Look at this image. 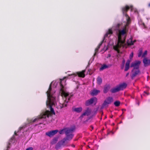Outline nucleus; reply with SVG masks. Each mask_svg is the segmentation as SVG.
<instances>
[{
    "instance_id": "1",
    "label": "nucleus",
    "mask_w": 150,
    "mask_h": 150,
    "mask_svg": "<svg viewBox=\"0 0 150 150\" xmlns=\"http://www.w3.org/2000/svg\"><path fill=\"white\" fill-rule=\"evenodd\" d=\"M51 86L52 83H51L50 85L48 90L46 92L47 97V100L46 103V105L48 108H50V111L46 110L45 112L42 113L39 117L35 119L34 120H31V122L33 123L39 119L45 118L46 117L48 118L50 116H51L52 114L55 115V112L53 108L52 107V106L54 105L55 98L51 95L50 93L52 90Z\"/></svg>"
},
{
    "instance_id": "2",
    "label": "nucleus",
    "mask_w": 150,
    "mask_h": 150,
    "mask_svg": "<svg viewBox=\"0 0 150 150\" xmlns=\"http://www.w3.org/2000/svg\"><path fill=\"white\" fill-rule=\"evenodd\" d=\"M72 130L67 129L66 132V137L59 141L56 145L55 149L58 150L62 147H67L70 146L67 141H70L72 139L74 136L72 134Z\"/></svg>"
},
{
    "instance_id": "3",
    "label": "nucleus",
    "mask_w": 150,
    "mask_h": 150,
    "mask_svg": "<svg viewBox=\"0 0 150 150\" xmlns=\"http://www.w3.org/2000/svg\"><path fill=\"white\" fill-rule=\"evenodd\" d=\"M122 35L121 36V40L119 42L118 35V40L117 44L115 46H113V49L118 52H119V49L121 47L127 48L128 46L132 45H133V43L132 42V38L131 37L128 40L127 42V44L125 43V40L126 36H125L122 38Z\"/></svg>"
},
{
    "instance_id": "4",
    "label": "nucleus",
    "mask_w": 150,
    "mask_h": 150,
    "mask_svg": "<svg viewBox=\"0 0 150 150\" xmlns=\"http://www.w3.org/2000/svg\"><path fill=\"white\" fill-rule=\"evenodd\" d=\"M65 77L63 79H60V86L61 88L60 91H62V96L63 97V99L64 100V102L61 104V107L62 108L63 107H66L67 105V103L70 100L71 98L69 96V93H66L64 91V86L62 84V82L64 81V79Z\"/></svg>"
},
{
    "instance_id": "5",
    "label": "nucleus",
    "mask_w": 150,
    "mask_h": 150,
    "mask_svg": "<svg viewBox=\"0 0 150 150\" xmlns=\"http://www.w3.org/2000/svg\"><path fill=\"white\" fill-rule=\"evenodd\" d=\"M125 16L126 17V23L122 30H119L118 31L119 42L121 40V36L124 35L127 33L128 31V29L127 27L131 23V18L127 14H125Z\"/></svg>"
},
{
    "instance_id": "6",
    "label": "nucleus",
    "mask_w": 150,
    "mask_h": 150,
    "mask_svg": "<svg viewBox=\"0 0 150 150\" xmlns=\"http://www.w3.org/2000/svg\"><path fill=\"white\" fill-rule=\"evenodd\" d=\"M141 63V62L138 60L135 61L134 62H132L130 65L131 67H133V68L132 71V72H133L135 69H139Z\"/></svg>"
},
{
    "instance_id": "7",
    "label": "nucleus",
    "mask_w": 150,
    "mask_h": 150,
    "mask_svg": "<svg viewBox=\"0 0 150 150\" xmlns=\"http://www.w3.org/2000/svg\"><path fill=\"white\" fill-rule=\"evenodd\" d=\"M113 101V98L112 97H109L107 98L103 104L102 106L104 107L108 104H110Z\"/></svg>"
},
{
    "instance_id": "8",
    "label": "nucleus",
    "mask_w": 150,
    "mask_h": 150,
    "mask_svg": "<svg viewBox=\"0 0 150 150\" xmlns=\"http://www.w3.org/2000/svg\"><path fill=\"white\" fill-rule=\"evenodd\" d=\"M112 33L113 31L112 29H109L108 31L105 35L103 40L99 44V45H98V46L100 47V46L102 45L103 43L105 38L108 37L109 35H111L112 34Z\"/></svg>"
},
{
    "instance_id": "9",
    "label": "nucleus",
    "mask_w": 150,
    "mask_h": 150,
    "mask_svg": "<svg viewBox=\"0 0 150 150\" xmlns=\"http://www.w3.org/2000/svg\"><path fill=\"white\" fill-rule=\"evenodd\" d=\"M85 71L86 70H82L81 71L77 72L76 74H75L74 73L71 75H69V76H76L77 75H78L79 77L84 78L85 76L84 73Z\"/></svg>"
},
{
    "instance_id": "10",
    "label": "nucleus",
    "mask_w": 150,
    "mask_h": 150,
    "mask_svg": "<svg viewBox=\"0 0 150 150\" xmlns=\"http://www.w3.org/2000/svg\"><path fill=\"white\" fill-rule=\"evenodd\" d=\"M97 100V98L96 97L92 98L90 100L86 101L85 103V105L87 106H88L92 104L94 102H96Z\"/></svg>"
},
{
    "instance_id": "11",
    "label": "nucleus",
    "mask_w": 150,
    "mask_h": 150,
    "mask_svg": "<svg viewBox=\"0 0 150 150\" xmlns=\"http://www.w3.org/2000/svg\"><path fill=\"white\" fill-rule=\"evenodd\" d=\"M132 6H129L127 5L122 7V10L123 15L125 16V14H127V12L130 8H132Z\"/></svg>"
},
{
    "instance_id": "12",
    "label": "nucleus",
    "mask_w": 150,
    "mask_h": 150,
    "mask_svg": "<svg viewBox=\"0 0 150 150\" xmlns=\"http://www.w3.org/2000/svg\"><path fill=\"white\" fill-rule=\"evenodd\" d=\"M58 131V130H52L46 132L45 134L46 135L49 137H51L56 134Z\"/></svg>"
},
{
    "instance_id": "13",
    "label": "nucleus",
    "mask_w": 150,
    "mask_h": 150,
    "mask_svg": "<svg viewBox=\"0 0 150 150\" xmlns=\"http://www.w3.org/2000/svg\"><path fill=\"white\" fill-rule=\"evenodd\" d=\"M91 109L89 108H87L85 110V112H84L80 116V118H82L83 116L85 115L88 116L90 115L91 113Z\"/></svg>"
},
{
    "instance_id": "14",
    "label": "nucleus",
    "mask_w": 150,
    "mask_h": 150,
    "mask_svg": "<svg viewBox=\"0 0 150 150\" xmlns=\"http://www.w3.org/2000/svg\"><path fill=\"white\" fill-rule=\"evenodd\" d=\"M127 85L125 83H123L120 84L119 85L117 86L120 91L124 89L125 88L127 87Z\"/></svg>"
},
{
    "instance_id": "15",
    "label": "nucleus",
    "mask_w": 150,
    "mask_h": 150,
    "mask_svg": "<svg viewBox=\"0 0 150 150\" xmlns=\"http://www.w3.org/2000/svg\"><path fill=\"white\" fill-rule=\"evenodd\" d=\"M143 62L145 67L147 66L150 65V60L146 58L144 59Z\"/></svg>"
},
{
    "instance_id": "16",
    "label": "nucleus",
    "mask_w": 150,
    "mask_h": 150,
    "mask_svg": "<svg viewBox=\"0 0 150 150\" xmlns=\"http://www.w3.org/2000/svg\"><path fill=\"white\" fill-rule=\"evenodd\" d=\"M131 62V60L130 59H128L125 64V71H127L129 69L130 67V63Z\"/></svg>"
},
{
    "instance_id": "17",
    "label": "nucleus",
    "mask_w": 150,
    "mask_h": 150,
    "mask_svg": "<svg viewBox=\"0 0 150 150\" xmlns=\"http://www.w3.org/2000/svg\"><path fill=\"white\" fill-rule=\"evenodd\" d=\"M136 70L134 71L133 72V73L132 74L131 77L132 79H133L134 77L136 76L140 72V71L139 69H136Z\"/></svg>"
},
{
    "instance_id": "18",
    "label": "nucleus",
    "mask_w": 150,
    "mask_h": 150,
    "mask_svg": "<svg viewBox=\"0 0 150 150\" xmlns=\"http://www.w3.org/2000/svg\"><path fill=\"white\" fill-rule=\"evenodd\" d=\"M71 129V130H72V133L74 132V130L75 129L73 128H66L64 129H62L61 130H60L59 132V133L60 134H62L63 133V132H65V134H66V130L67 129Z\"/></svg>"
},
{
    "instance_id": "19",
    "label": "nucleus",
    "mask_w": 150,
    "mask_h": 150,
    "mask_svg": "<svg viewBox=\"0 0 150 150\" xmlns=\"http://www.w3.org/2000/svg\"><path fill=\"white\" fill-rule=\"evenodd\" d=\"M100 91L99 90H97L96 89H94L92 90L91 94L92 96H96L97 95L98 93L100 92Z\"/></svg>"
},
{
    "instance_id": "20",
    "label": "nucleus",
    "mask_w": 150,
    "mask_h": 150,
    "mask_svg": "<svg viewBox=\"0 0 150 150\" xmlns=\"http://www.w3.org/2000/svg\"><path fill=\"white\" fill-rule=\"evenodd\" d=\"M73 111L76 112L77 113L81 112L82 110V107H80L77 108H74L73 109Z\"/></svg>"
},
{
    "instance_id": "21",
    "label": "nucleus",
    "mask_w": 150,
    "mask_h": 150,
    "mask_svg": "<svg viewBox=\"0 0 150 150\" xmlns=\"http://www.w3.org/2000/svg\"><path fill=\"white\" fill-rule=\"evenodd\" d=\"M119 91H120L117 86L116 87L111 89L110 90L111 92L113 93L117 92Z\"/></svg>"
},
{
    "instance_id": "22",
    "label": "nucleus",
    "mask_w": 150,
    "mask_h": 150,
    "mask_svg": "<svg viewBox=\"0 0 150 150\" xmlns=\"http://www.w3.org/2000/svg\"><path fill=\"white\" fill-rule=\"evenodd\" d=\"M108 66L107 65L105 64H104L100 68L99 70L100 71H101L104 69L108 68Z\"/></svg>"
},
{
    "instance_id": "23",
    "label": "nucleus",
    "mask_w": 150,
    "mask_h": 150,
    "mask_svg": "<svg viewBox=\"0 0 150 150\" xmlns=\"http://www.w3.org/2000/svg\"><path fill=\"white\" fill-rule=\"evenodd\" d=\"M110 88V86H107L104 87L103 90V92L104 93H106L108 91Z\"/></svg>"
},
{
    "instance_id": "24",
    "label": "nucleus",
    "mask_w": 150,
    "mask_h": 150,
    "mask_svg": "<svg viewBox=\"0 0 150 150\" xmlns=\"http://www.w3.org/2000/svg\"><path fill=\"white\" fill-rule=\"evenodd\" d=\"M102 82V79L100 77H98L97 79V83L99 84L100 85Z\"/></svg>"
},
{
    "instance_id": "25",
    "label": "nucleus",
    "mask_w": 150,
    "mask_h": 150,
    "mask_svg": "<svg viewBox=\"0 0 150 150\" xmlns=\"http://www.w3.org/2000/svg\"><path fill=\"white\" fill-rule=\"evenodd\" d=\"M122 22L119 23L117 24L116 25V28L118 29V31L120 29V27H122Z\"/></svg>"
},
{
    "instance_id": "26",
    "label": "nucleus",
    "mask_w": 150,
    "mask_h": 150,
    "mask_svg": "<svg viewBox=\"0 0 150 150\" xmlns=\"http://www.w3.org/2000/svg\"><path fill=\"white\" fill-rule=\"evenodd\" d=\"M58 141L57 138H54L51 142V144L52 145H53L55 144Z\"/></svg>"
},
{
    "instance_id": "27",
    "label": "nucleus",
    "mask_w": 150,
    "mask_h": 150,
    "mask_svg": "<svg viewBox=\"0 0 150 150\" xmlns=\"http://www.w3.org/2000/svg\"><path fill=\"white\" fill-rule=\"evenodd\" d=\"M120 104V101H116L114 102V104L115 105V106L118 107L119 106Z\"/></svg>"
},
{
    "instance_id": "28",
    "label": "nucleus",
    "mask_w": 150,
    "mask_h": 150,
    "mask_svg": "<svg viewBox=\"0 0 150 150\" xmlns=\"http://www.w3.org/2000/svg\"><path fill=\"white\" fill-rule=\"evenodd\" d=\"M100 48V47L98 46H97V47L95 49V51H96V52L94 54V56H95L96 55V52L98 51V50Z\"/></svg>"
},
{
    "instance_id": "29",
    "label": "nucleus",
    "mask_w": 150,
    "mask_h": 150,
    "mask_svg": "<svg viewBox=\"0 0 150 150\" xmlns=\"http://www.w3.org/2000/svg\"><path fill=\"white\" fill-rule=\"evenodd\" d=\"M147 54V51L146 50L145 51V52H144L143 54L142 55V57H144Z\"/></svg>"
},
{
    "instance_id": "30",
    "label": "nucleus",
    "mask_w": 150,
    "mask_h": 150,
    "mask_svg": "<svg viewBox=\"0 0 150 150\" xmlns=\"http://www.w3.org/2000/svg\"><path fill=\"white\" fill-rule=\"evenodd\" d=\"M142 51H140L139 52V54H138V57H140L142 54Z\"/></svg>"
},
{
    "instance_id": "31",
    "label": "nucleus",
    "mask_w": 150,
    "mask_h": 150,
    "mask_svg": "<svg viewBox=\"0 0 150 150\" xmlns=\"http://www.w3.org/2000/svg\"><path fill=\"white\" fill-rule=\"evenodd\" d=\"M133 52H132L131 54H130L129 56V58L130 59H131L133 57Z\"/></svg>"
},
{
    "instance_id": "32",
    "label": "nucleus",
    "mask_w": 150,
    "mask_h": 150,
    "mask_svg": "<svg viewBox=\"0 0 150 150\" xmlns=\"http://www.w3.org/2000/svg\"><path fill=\"white\" fill-rule=\"evenodd\" d=\"M33 148L32 147H30L27 149L26 150H33Z\"/></svg>"
},
{
    "instance_id": "33",
    "label": "nucleus",
    "mask_w": 150,
    "mask_h": 150,
    "mask_svg": "<svg viewBox=\"0 0 150 150\" xmlns=\"http://www.w3.org/2000/svg\"><path fill=\"white\" fill-rule=\"evenodd\" d=\"M144 93L146 94L147 95H149V93H148V92H146L145 91H144Z\"/></svg>"
},
{
    "instance_id": "34",
    "label": "nucleus",
    "mask_w": 150,
    "mask_h": 150,
    "mask_svg": "<svg viewBox=\"0 0 150 150\" xmlns=\"http://www.w3.org/2000/svg\"><path fill=\"white\" fill-rule=\"evenodd\" d=\"M10 144V143L9 142L8 143L7 146V148H9V146Z\"/></svg>"
},
{
    "instance_id": "35",
    "label": "nucleus",
    "mask_w": 150,
    "mask_h": 150,
    "mask_svg": "<svg viewBox=\"0 0 150 150\" xmlns=\"http://www.w3.org/2000/svg\"><path fill=\"white\" fill-rule=\"evenodd\" d=\"M90 127L91 129V130H92L93 129V127L92 125L90 126Z\"/></svg>"
},
{
    "instance_id": "36",
    "label": "nucleus",
    "mask_w": 150,
    "mask_h": 150,
    "mask_svg": "<svg viewBox=\"0 0 150 150\" xmlns=\"http://www.w3.org/2000/svg\"><path fill=\"white\" fill-rule=\"evenodd\" d=\"M125 61L124 59H123L122 61V63L124 64L125 63Z\"/></svg>"
},
{
    "instance_id": "37",
    "label": "nucleus",
    "mask_w": 150,
    "mask_h": 150,
    "mask_svg": "<svg viewBox=\"0 0 150 150\" xmlns=\"http://www.w3.org/2000/svg\"><path fill=\"white\" fill-rule=\"evenodd\" d=\"M14 134L16 135H17V132L16 131H15L14 133Z\"/></svg>"
},
{
    "instance_id": "38",
    "label": "nucleus",
    "mask_w": 150,
    "mask_h": 150,
    "mask_svg": "<svg viewBox=\"0 0 150 150\" xmlns=\"http://www.w3.org/2000/svg\"><path fill=\"white\" fill-rule=\"evenodd\" d=\"M23 128V127H20L19 129V130H21Z\"/></svg>"
},
{
    "instance_id": "39",
    "label": "nucleus",
    "mask_w": 150,
    "mask_h": 150,
    "mask_svg": "<svg viewBox=\"0 0 150 150\" xmlns=\"http://www.w3.org/2000/svg\"><path fill=\"white\" fill-rule=\"evenodd\" d=\"M71 146L72 147H75V145L73 144H72Z\"/></svg>"
},
{
    "instance_id": "40",
    "label": "nucleus",
    "mask_w": 150,
    "mask_h": 150,
    "mask_svg": "<svg viewBox=\"0 0 150 150\" xmlns=\"http://www.w3.org/2000/svg\"><path fill=\"white\" fill-rule=\"evenodd\" d=\"M129 73H127V74H126V76H128V75H129Z\"/></svg>"
},
{
    "instance_id": "41",
    "label": "nucleus",
    "mask_w": 150,
    "mask_h": 150,
    "mask_svg": "<svg viewBox=\"0 0 150 150\" xmlns=\"http://www.w3.org/2000/svg\"><path fill=\"white\" fill-rule=\"evenodd\" d=\"M136 40H134V41H132V42L133 43V44H134V43L135 42H136Z\"/></svg>"
},
{
    "instance_id": "42",
    "label": "nucleus",
    "mask_w": 150,
    "mask_h": 150,
    "mask_svg": "<svg viewBox=\"0 0 150 150\" xmlns=\"http://www.w3.org/2000/svg\"><path fill=\"white\" fill-rule=\"evenodd\" d=\"M14 136L13 135V137H12V139H14Z\"/></svg>"
},
{
    "instance_id": "43",
    "label": "nucleus",
    "mask_w": 150,
    "mask_h": 150,
    "mask_svg": "<svg viewBox=\"0 0 150 150\" xmlns=\"http://www.w3.org/2000/svg\"><path fill=\"white\" fill-rule=\"evenodd\" d=\"M148 6L149 7H150V3H149V4H148Z\"/></svg>"
},
{
    "instance_id": "44",
    "label": "nucleus",
    "mask_w": 150,
    "mask_h": 150,
    "mask_svg": "<svg viewBox=\"0 0 150 150\" xmlns=\"http://www.w3.org/2000/svg\"><path fill=\"white\" fill-rule=\"evenodd\" d=\"M112 117H111V118H112Z\"/></svg>"
}]
</instances>
